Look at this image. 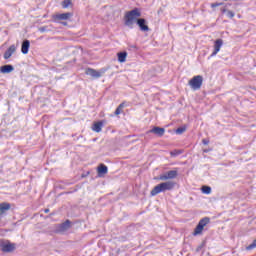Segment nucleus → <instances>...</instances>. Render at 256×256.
I'll return each instance as SVG.
<instances>
[{"mask_svg":"<svg viewBox=\"0 0 256 256\" xmlns=\"http://www.w3.org/2000/svg\"><path fill=\"white\" fill-rule=\"evenodd\" d=\"M138 17H141V11H139V8H134L133 10L126 12L124 16V25L130 29H133V23L136 21V25H138L140 31H149L147 20L145 18Z\"/></svg>","mask_w":256,"mask_h":256,"instance_id":"nucleus-1","label":"nucleus"},{"mask_svg":"<svg viewBox=\"0 0 256 256\" xmlns=\"http://www.w3.org/2000/svg\"><path fill=\"white\" fill-rule=\"evenodd\" d=\"M175 189V182L166 181L156 185L150 192L151 197L159 195V193H165V191H173Z\"/></svg>","mask_w":256,"mask_h":256,"instance_id":"nucleus-2","label":"nucleus"},{"mask_svg":"<svg viewBox=\"0 0 256 256\" xmlns=\"http://www.w3.org/2000/svg\"><path fill=\"white\" fill-rule=\"evenodd\" d=\"M209 223H211V218L209 217H204L202 218L196 228L194 229L193 235L197 236V235H201L203 233V229H205V227H207V225H209Z\"/></svg>","mask_w":256,"mask_h":256,"instance_id":"nucleus-3","label":"nucleus"},{"mask_svg":"<svg viewBox=\"0 0 256 256\" xmlns=\"http://www.w3.org/2000/svg\"><path fill=\"white\" fill-rule=\"evenodd\" d=\"M179 172L177 170H170L157 176L156 181H169V179H177Z\"/></svg>","mask_w":256,"mask_h":256,"instance_id":"nucleus-4","label":"nucleus"},{"mask_svg":"<svg viewBox=\"0 0 256 256\" xmlns=\"http://www.w3.org/2000/svg\"><path fill=\"white\" fill-rule=\"evenodd\" d=\"M107 73V68H101L100 70H95L93 68H87L85 70V74L89 75L93 79H99L100 77H103Z\"/></svg>","mask_w":256,"mask_h":256,"instance_id":"nucleus-5","label":"nucleus"},{"mask_svg":"<svg viewBox=\"0 0 256 256\" xmlns=\"http://www.w3.org/2000/svg\"><path fill=\"white\" fill-rule=\"evenodd\" d=\"M188 85L194 91L201 89V86L203 85V76L201 75L194 76L192 79L189 80Z\"/></svg>","mask_w":256,"mask_h":256,"instance_id":"nucleus-6","label":"nucleus"},{"mask_svg":"<svg viewBox=\"0 0 256 256\" xmlns=\"http://www.w3.org/2000/svg\"><path fill=\"white\" fill-rule=\"evenodd\" d=\"M0 249L3 253H13L17 249V244L9 242L7 240L6 242L4 240H1L0 242Z\"/></svg>","mask_w":256,"mask_h":256,"instance_id":"nucleus-7","label":"nucleus"},{"mask_svg":"<svg viewBox=\"0 0 256 256\" xmlns=\"http://www.w3.org/2000/svg\"><path fill=\"white\" fill-rule=\"evenodd\" d=\"M69 229H71V220H66L56 226V233H65V231H69Z\"/></svg>","mask_w":256,"mask_h":256,"instance_id":"nucleus-8","label":"nucleus"},{"mask_svg":"<svg viewBox=\"0 0 256 256\" xmlns=\"http://www.w3.org/2000/svg\"><path fill=\"white\" fill-rule=\"evenodd\" d=\"M149 133H154L157 137H163L165 135V128L154 126L151 130L146 132V135H149Z\"/></svg>","mask_w":256,"mask_h":256,"instance_id":"nucleus-9","label":"nucleus"},{"mask_svg":"<svg viewBox=\"0 0 256 256\" xmlns=\"http://www.w3.org/2000/svg\"><path fill=\"white\" fill-rule=\"evenodd\" d=\"M221 47H223V39H217L214 42V51L210 55V57H215L219 51H221Z\"/></svg>","mask_w":256,"mask_h":256,"instance_id":"nucleus-10","label":"nucleus"},{"mask_svg":"<svg viewBox=\"0 0 256 256\" xmlns=\"http://www.w3.org/2000/svg\"><path fill=\"white\" fill-rule=\"evenodd\" d=\"M17 51V46L15 44H12L5 52H4V59H11L13 53Z\"/></svg>","mask_w":256,"mask_h":256,"instance_id":"nucleus-11","label":"nucleus"},{"mask_svg":"<svg viewBox=\"0 0 256 256\" xmlns=\"http://www.w3.org/2000/svg\"><path fill=\"white\" fill-rule=\"evenodd\" d=\"M13 71H15V67H13V65L11 64H5L0 67V73H2L3 75L13 73Z\"/></svg>","mask_w":256,"mask_h":256,"instance_id":"nucleus-12","label":"nucleus"},{"mask_svg":"<svg viewBox=\"0 0 256 256\" xmlns=\"http://www.w3.org/2000/svg\"><path fill=\"white\" fill-rule=\"evenodd\" d=\"M29 47H31V42L28 39L23 40L21 45V53L27 55L29 53Z\"/></svg>","mask_w":256,"mask_h":256,"instance_id":"nucleus-13","label":"nucleus"},{"mask_svg":"<svg viewBox=\"0 0 256 256\" xmlns=\"http://www.w3.org/2000/svg\"><path fill=\"white\" fill-rule=\"evenodd\" d=\"M71 17H73V13L66 12L62 14H57L55 16V19H57L58 21H67V19H71Z\"/></svg>","mask_w":256,"mask_h":256,"instance_id":"nucleus-14","label":"nucleus"},{"mask_svg":"<svg viewBox=\"0 0 256 256\" xmlns=\"http://www.w3.org/2000/svg\"><path fill=\"white\" fill-rule=\"evenodd\" d=\"M108 171H109V168H107V166L105 164H100L97 167V173H98L99 177H101V175H107Z\"/></svg>","mask_w":256,"mask_h":256,"instance_id":"nucleus-15","label":"nucleus"},{"mask_svg":"<svg viewBox=\"0 0 256 256\" xmlns=\"http://www.w3.org/2000/svg\"><path fill=\"white\" fill-rule=\"evenodd\" d=\"M11 209V204L4 202L0 203V215H5L6 211H9Z\"/></svg>","mask_w":256,"mask_h":256,"instance_id":"nucleus-16","label":"nucleus"},{"mask_svg":"<svg viewBox=\"0 0 256 256\" xmlns=\"http://www.w3.org/2000/svg\"><path fill=\"white\" fill-rule=\"evenodd\" d=\"M119 63H125L127 61V52L122 51L117 53Z\"/></svg>","mask_w":256,"mask_h":256,"instance_id":"nucleus-17","label":"nucleus"},{"mask_svg":"<svg viewBox=\"0 0 256 256\" xmlns=\"http://www.w3.org/2000/svg\"><path fill=\"white\" fill-rule=\"evenodd\" d=\"M92 129L95 131V133H101V129H103V121L95 122Z\"/></svg>","mask_w":256,"mask_h":256,"instance_id":"nucleus-18","label":"nucleus"},{"mask_svg":"<svg viewBox=\"0 0 256 256\" xmlns=\"http://www.w3.org/2000/svg\"><path fill=\"white\" fill-rule=\"evenodd\" d=\"M221 11L222 13H226L228 19H233V17H235V12L228 10L227 8H222Z\"/></svg>","mask_w":256,"mask_h":256,"instance_id":"nucleus-19","label":"nucleus"},{"mask_svg":"<svg viewBox=\"0 0 256 256\" xmlns=\"http://www.w3.org/2000/svg\"><path fill=\"white\" fill-rule=\"evenodd\" d=\"M127 105L125 104V102H122L121 104H119V106L116 108L114 115H121V111H123V108H125Z\"/></svg>","mask_w":256,"mask_h":256,"instance_id":"nucleus-20","label":"nucleus"},{"mask_svg":"<svg viewBox=\"0 0 256 256\" xmlns=\"http://www.w3.org/2000/svg\"><path fill=\"white\" fill-rule=\"evenodd\" d=\"M185 131H187V127H185V126L178 127V128L176 129V134H177V135H183V133H185Z\"/></svg>","mask_w":256,"mask_h":256,"instance_id":"nucleus-21","label":"nucleus"},{"mask_svg":"<svg viewBox=\"0 0 256 256\" xmlns=\"http://www.w3.org/2000/svg\"><path fill=\"white\" fill-rule=\"evenodd\" d=\"M183 153V150H177V149H175V150H172L171 152H170V155H171V157H178V155H181Z\"/></svg>","mask_w":256,"mask_h":256,"instance_id":"nucleus-22","label":"nucleus"},{"mask_svg":"<svg viewBox=\"0 0 256 256\" xmlns=\"http://www.w3.org/2000/svg\"><path fill=\"white\" fill-rule=\"evenodd\" d=\"M69 5H73V3L71 2V0H63L62 1V8L63 9H67L69 7Z\"/></svg>","mask_w":256,"mask_h":256,"instance_id":"nucleus-23","label":"nucleus"},{"mask_svg":"<svg viewBox=\"0 0 256 256\" xmlns=\"http://www.w3.org/2000/svg\"><path fill=\"white\" fill-rule=\"evenodd\" d=\"M202 193L209 195L211 193V186H202Z\"/></svg>","mask_w":256,"mask_h":256,"instance_id":"nucleus-24","label":"nucleus"},{"mask_svg":"<svg viewBox=\"0 0 256 256\" xmlns=\"http://www.w3.org/2000/svg\"><path fill=\"white\" fill-rule=\"evenodd\" d=\"M253 249H256V239L253 240V242L246 247L247 251H253Z\"/></svg>","mask_w":256,"mask_h":256,"instance_id":"nucleus-25","label":"nucleus"},{"mask_svg":"<svg viewBox=\"0 0 256 256\" xmlns=\"http://www.w3.org/2000/svg\"><path fill=\"white\" fill-rule=\"evenodd\" d=\"M40 33H45L47 31V27H41L39 28Z\"/></svg>","mask_w":256,"mask_h":256,"instance_id":"nucleus-26","label":"nucleus"},{"mask_svg":"<svg viewBox=\"0 0 256 256\" xmlns=\"http://www.w3.org/2000/svg\"><path fill=\"white\" fill-rule=\"evenodd\" d=\"M219 5H221V3H212V4H211V7H212V8H215V7H219Z\"/></svg>","mask_w":256,"mask_h":256,"instance_id":"nucleus-27","label":"nucleus"},{"mask_svg":"<svg viewBox=\"0 0 256 256\" xmlns=\"http://www.w3.org/2000/svg\"><path fill=\"white\" fill-rule=\"evenodd\" d=\"M202 143H203V145H209V140L203 139V140H202Z\"/></svg>","mask_w":256,"mask_h":256,"instance_id":"nucleus-28","label":"nucleus"},{"mask_svg":"<svg viewBox=\"0 0 256 256\" xmlns=\"http://www.w3.org/2000/svg\"><path fill=\"white\" fill-rule=\"evenodd\" d=\"M44 213H49V208L44 209Z\"/></svg>","mask_w":256,"mask_h":256,"instance_id":"nucleus-29","label":"nucleus"},{"mask_svg":"<svg viewBox=\"0 0 256 256\" xmlns=\"http://www.w3.org/2000/svg\"><path fill=\"white\" fill-rule=\"evenodd\" d=\"M201 249V246L197 248V251H199Z\"/></svg>","mask_w":256,"mask_h":256,"instance_id":"nucleus-30","label":"nucleus"},{"mask_svg":"<svg viewBox=\"0 0 256 256\" xmlns=\"http://www.w3.org/2000/svg\"><path fill=\"white\" fill-rule=\"evenodd\" d=\"M62 24L67 25V22H63Z\"/></svg>","mask_w":256,"mask_h":256,"instance_id":"nucleus-31","label":"nucleus"},{"mask_svg":"<svg viewBox=\"0 0 256 256\" xmlns=\"http://www.w3.org/2000/svg\"><path fill=\"white\" fill-rule=\"evenodd\" d=\"M134 49H137V46H132Z\"/></svg>","mask_w":256,"mask_h":256,"instance_id":"nucleus-32","label":"nucleus"},{"mask_svg":"<svg viewBox=\"0 0 256 256\" xmlns=\"http://www.w3.org/2000/svg\"><path fill=\"white\" fill-rule=\"evenodd\" d=\"M204 153H208V151H207V150H204Z\"/></svg>","mask_w":256,"mask_h":256,"instance_id":"nucleus-33","label":"nucleus"}]
</instances>
